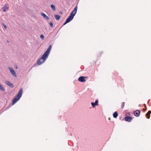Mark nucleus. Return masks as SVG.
I'll use <instances>...</instances> for the list:
<instances>
[{
  "label": "nucleus",
  "mask_w": 151,
  "mask_h": 151,
  "mask_svg": "<svg viewBox=\"0 0 151 151\" xmlns=\"http://www.w3.org/2000/svg\"><path fill=\"white\" fill-rule=\"evenodd\" d=\"M77 9V6H76L75 7L74 9L71 12L69 17L66 19L65 22L63 24V25H64L70 22L74 18V16L75 15L76 13Z\"/></svg>",
  "instance_id": "f257e3e1"
},
{
  "label": "nucleus",
  "mask_w": 151,
  "mask_h": 151,
  "mask_svg": "<svg viewBox=\"0 0 151 151\" xmlns=\"http://www.w3.org/2000/svg\"><path fill=\"white\" fill-rule=\"evenodd\" d=\"M22 88H21L19 92L15 96L13 100L12 103L13 105L15 104L18 100H19L20 99L22 96Z\"/></svg>",
  "instance_id": "f03ea898"
},
{
  "label": "nucleus",
  "mask_w": 151,
  "mask_h": 151,
  "mask_svg": "<svg viewBox=\"0 0 151 151\" xmlns=\"http://www.w3.org/2000/svg\"><path fill=\"white\" fill-rule=\"evenodd\" d=\"M48 57H47L44 54H43L41 58H40L37 61V63L38 65H40L44 62Z\"/></svg>",
  "instance_id": "7ed1b4c3"
},
{
  "label": "nucleus",
  "mask_w": 151,
  "mask_h": 151,
  "mask_svg": "<svg viewBox=\"0 0 151 151\" xmlns=\"http://www.w3.org/2000/svg\"><path fill=\"white\" fill-rule=\"evenodd\" d=\"M51 45H50L47 49V50L46 52H45V53L43 54L45 55L46 56H47V57H48L49 54V52L50 51L51 49Z\"/></svg>",
  "instance_id": "20e7f679"
},
{
  "label": "nucleus",
  "mask_w": 151,
  "mask_h": 151,
  "mask_svg": "<svg viewBox=\"0 0 151 151\" xmlns=\"http://www.w3.org/2000/svg\"><path fill=\"white\" fill-rule=\"evenodd\" d=\"M9 69L11 74L14 76L16 77L17 75L14 69L11 67H9Z\"/></svg>",
  "instance_id": "39448f33"
},
{
  "label": "nucleus",
  "mask_w": 151,
  "mask_h": 151,
  "mask_svg": "<svg viewBox=\"0 0 151 151\" xmlns=\"http://www.w3.org/2000/svg\"><path fill=\"white\" fill-rule=\"evenodd\" d=\"M85 77H84L83 76H81L79 77L78 78V80L80 82H83L85 81Z\"/></svg>",
  "instance_id": "423d86ee"
},
{
  "label": "nucleus",
  "mask_w": 151,
  "mask_h": 151,
  "mask_svg": "<svg viewBox=\"0 0 151 151\" xmlns=\"http://www.w3.org/2000/svg\"><path fill=\"white\" fill-rule=\"evenodd\" d=\"M140 114V111L139 110H136L134 112V115L137 116L138 117L139 116Z\"/></svg>",
  "instance_id": "0eeeda50"
},
{
  "label": "nucleus",
  "mask_w": 151,
  "mask_h": 151,
  "mask_svg": "<svg viewBox=\"0 0 151 151\" xmlns=\"http://www.w3.org/2000/svg\"><path fill=\"white\" fill-rule=\"evenodd\" d=\"M132 119V118L129 116H126L125 118V120L127 122H130Z\"/></svg>",
  "instance_id": "6e6552de"
},
{
  "label": "nucleus",
  "mask_w": 151,
  "mask_h": 151,
  "mask_svg": "<svg viewBox=\"0 0 151 151\" xmlns=\"http://www.w3.org/2000/svg\"><path fill=\"white\" fill-rule=\"evenodd\" d=\"M2 9L3 12H6L7 10L8 9V5L7 4H5V6L2 7Z\"/></svg>",
  "instance_id": "1a4fd4ad"
},
{
  "label": "nucleus",
  "mask_w": 151,
  "mask_h": 151,
  "mask_svg": "<svg viewBox=\"0 0 151 151\" xmlns=\"http://www.w3.org/2000/svg\"><path fill=\"white\" fill-rule=\"evenodd\" d=\"M6 83L11 87L13 88L14 86V85L9 81H6Z\"/></svg>",
  "instance_id": "9d476101"
},
{
  "label": "nucleus",
  "mask_w": 151,
  "mask_h": 151,
  "mask_svg": "<svg viewBox=\"0 0 151 151\" xmlns=\"http://www.w3.org/2000/svg\"><path fill=\"white\" fill-rule=\"evenodd\" d=\"M41 14L46 20H48L49 19V18L44 13H42Z\"/></svg>",
  "instance_id": "9b49d317"
},
{
  "label": "nucleus",
  "mask_w": 151,
  "mask_h": 151,
  "mask_svg": "<svg viewBox=\"0 0 151 151\" xmlns=\"http://www.w3.org/2000/svg\"><path fill=\"white\" fill-rule=\"evenodd\" d=\"M98 101L96 100L95 101L94 103L93 102H91V104L92 106L94 107H95L96 105H97L98 104Z\"/></svg>",
  "instance_id": "f8f14e48"
},
{
  "label": "nucleus",
  "mask_w": 151,
  "mask_h": 151,
  "mask_svg": "<svg viewBox=\"0 0 151 151\" xmlns=\"http://www.w3.org/2000/svg\"><path fill=\"white\" fill-rule=\"evenodd\" d=\"M151 113V111H149L146 114V116H147V118L149 119L150 117V114Z\"/></svg>",
  "instance_id": "ddd939ff"
},
{
  "label": "nucleus",
  "mask_w": 151,
  "mask_h": 151,
  "mask_svg": "<svg viewBox=\"0 0 151 151\" xmlns=\"http://www.w3.org/2000/svg\"><path fill=\"white\" fill-rule=\"evenodd\" d=\"M118 113L116 111L113 114V116L114 118H116L118 116Z\"/></svg>",
  "instance_id": "4468645a"
},
{
  "label": "nucleus",
  "mask_w": 151,
  "mask_h": 151,
  "mask_svg": "<svg viewBox=\"0 0 151 151\" xmlns=\"http://www.w3.org/2000/svg\"><path fill=\"white\" fill-rule=\"evenodd\" d=\"M0 90L2 91H5V88L3 87L0 84Z\"/></svg>",
  "instance_id": "2eb2a0df"
},
{
  "label": "nucleus",
  "mask_w": 151,
  "mask_h": 151,
  "mask_svg": "<svg viewBox=\"0 0 151 151\" xmlns=\"http://www.w3.org/2000/svg\"><path fill=\"white\" fill-rule=\"evenodd\" d=\"M50 6H51V8L52 9V10L53 11H55V10H56L55 7V6L54 5H53V4L51 5Z\"/></svg>",
  "instance_id": "dca6fc26"
},
{
  "label": "nucleus",
  "mask_w": 151,
  "mask_h": 151,
  "mask_svg": "<svg viewBox=\"0 0 151 151\" xmlns=\"http://www.w3.org/2000/svg\"><path fill=\"white\" fill-rule=\"evenodd\" d=\"M55 17L56 20H58L60 18V16L58 15H55Z\"/></svg>",
  "instance_id": "f3484780"
},
{
  "label": "nucleus",
  "mask_w": 151,
  "mask_h": 151,
  "mask_svg": "<svg viewBox=\"0 0 151 151\" xmlns=\"http://www.w3.org/2000/svg\"><path fill=\"white\" fill-rule=\"evenodd\" d=\"M40 37L42 40H43L45 38L44 36L42 35H41L40 36Z\"/></svg>",
  "instance_id": "a211bd4d"
},
{
  "label": "nucleus",
  "mask_w": 151,
  "mask_h": 151,
  "mask_svg": "<svg viewBox=\"0 0 151 151\" xmlns=\"http://www.w3.org/2000/svg\"><path fill=\"white\" fill-rule=\"evenodd\" d=\"M124 102H122V105H121V107L122 108H123L124 106Z\"/></svg>",
  "instance_id": "6ab92c4d"
},
{
  "label": "nucleus",
  "mask_w": 151,
  "mask_h": 151,
  "mask_svg": "<svg viewBox=\"0 0 151 151\" xmlns=\"http://www.w3.org/2000/svg\"><path fill=\"white\" fill-rule=\"evenodd\" d=\"M50 24L51 27H53V24L52 22H50Z\"/></svg>",
  "instance_id": "aec40b11"
},
{
  "label": "nucleus",
  "mask_w": 151,
  "mask_h": 151,
  "mask_svg": "<svg viewBox=\"0 0 151 151\" xmlns=\"http://www.w3.org/2000/svg\"><path fill=\"white\" fill-rule=\"evenodd\" d=\"M3 25L4 26V28H5V29L7 28L6 26L4 24H3Z\"/></svg>",
  "instance_id": "412c9836"
},
{
  "label": "nucleus",
  "mask_w": 151,
  "mask_h": 151,
  "mask_svg": "<svg viewBox=\"0 0 151 151\" xmlns=\"http://www.w3.org/2000/svg\"><path fill=\"white\" fill-rule=\"evenodd\" d=\"M15 68L16 69H18V67L17 66V65H16L15 66Z\"/></svg>",
  "instance_id": "4be33fe9"
},
{
  "label": "nucleus",
  "mask_w": 151,
  "mask_h": 151,
  "mask_svg": "<svg viewBox=\"0 0 151 151\" xmlns=\"http://www.w3.org/2000/svg\"><path fill=\"white\" fill-rule=\"evenodd\" d=\"M110 118H109V120H110Z\"/></svg>",
  "instance_id": "5701e85b"
},
{
  "label": "nucleus",
  "mask_w": 151,
  "mask_h": 151,
  "mask_svg": "<svg viewBox=\"0 0 151 151\" xmlns=\"http://www.w3.org/2000/svg\"><path fill=\"white\" fill-rule=\"evenodd\" d=\"M7 42H9V41H7Z\"/></svg>",
  "instance_id": "b1692460"
}]
</instances>
